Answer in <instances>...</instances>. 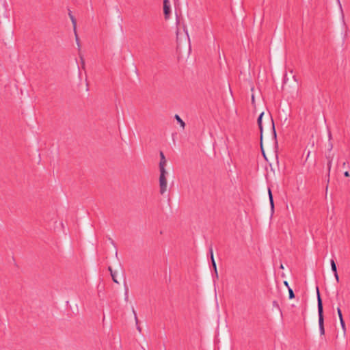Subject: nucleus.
Masks as SVG:
<instances>
[{
	"instance_id": "27",
	"label": "nucleus",
	"mask_w": 350,
	"mask_h": 350,
	"mask_svg": "<svg viewBox=\"0 0 350 350\" xmlns=\"http://www.w3.org/2000/svg\"><path fill=\"white\" fill-rule=\"evenodd\" d=\"M111 243H112L113 245H114V242H113V241L111 239Z\"/></svg>"
},
{
	"instance_id": "20",
	"label": "nucleus",
	"mask_w": 350,
	"mask_h": 350,
	"mask_svg": "<svg viewBox=\"0 0 350 350\" xmlns=\"http://www.w3.org/2000/svg\"><path fill=\"white\" fill-rule=\"evenodd\" d=\"M344 175L346 177H349L350 176L349 172H347V171L345 172Z\"/></svg>"
},
{
	"instance_id": "7",
	"label": "nucleus",
	"mask_w": 350,
	"mask_h": 350,
	"mask_svg": "<svg viewBox=\"0 0 350 350\" xmlns=\"http://www.w3.org/2000/svg\"><path fill=\"white\" fill-rule=\"evenodd\" d=\"M210 254H211V262H212L213 267V268L215 269V272L216 275H217V266H216V263H215V259H214L213 251L212 247L210 248Z\"/></svg>"
},
{
	"instance_id": "4",
	"label": "nucleus",
	"mask_w": 350,
	"mask_h": 350,
	"mask_svg": "<svg viewBox=\"0 0 350 350\" xmlns=\"http://www.w3.org/2000/svg\"><path fill=\"white\" fill-rule=\"evenodd\" d=\"M68 15H69V17L72 21V23L73 25V27H74V31H75V36H76V40H77V44L78 46H79V39H78V36H77V34L76 33V26H77V21H76V19L74 17V16L72 14L71 12H70L68 13Z\"/></svg>"
},
{
	"instance_id": "16",
	"label": "nucleus",
	"mask_w": 350,
	"mask_h": 350,
	"mask_svg": "<svg viewBox=\"0 0 350 350\" xmlns=\"http://www.w3.org/2000/svg\"><path fill=\"white\" fill-rule=\"evenodd\" d=\"M337 312H338V315L340 321V320H343L342 312H341V310L339 308H337Z\"/></svg>"
},
{
	"instance_id": "13",
	"label": "nucleus",
	"mask_w": 350,
	"mask_h": 350,
	"mask_svg": "<svg viewBox=\"0 0 350 350\" xmlns=\"http://www.w3.org/2000/svg\"><path fill=\"white\" fill-rule=\"evenodd\" d=\"M340 323L341 327L343 330V332H344V334H345L346 333V326H345L344 320H340Z\"/></svg>"
},
{
	"instance_id": "12",
	"label": "nucleus",
	"mask_w": 350,
	"mask_h": 350,
	"mask_svg": "<svg viewBox=\"0 0 350 350\" xmlns=\"http://www.w3.org/2000/svg\"><path fill=\"white\" fill-rule=\"evenodd\" d=\"M331 166H332V161L329 160L328 161V163H327V167H328V174H327L328 180H327V183H329V173H330Z\"/></svg>"
},
{
	"instance_id": "24",
	"label": "nucleus",
	"mask_w": 350,
	"mask_h": 350,
	"mask_svg": "<svg viewBox=\"0 0 350 350\" xmlns=\"http://www.w3.org/2000/svg\"><path fill=\"white\" fill-rule=\"evenodd\" d=\"M137 329L139 332H141V327L139 326H137Z\"/></svg>"
},
{
	"instance_id": "3",
	"label": "nucleus",
	"mask_w": 350,
	"mask_h": 350,
	"mask_svg": "<svg viewBox=\"0 0 350 350\" xmlns=\"http://www.w3.org/2000/svg\"><path fill=\"white\" fill-rule=\"evenodd\" d=\"M163 12L165 16V18L168 17V15L170 13V4L168 0L163 1Z\"/></svg>"
},
{
	"instance_id": "21",
	"label": "nucleus",
	"mask_w": 350,
	"mask_h": 350,
	"mask_svg": "<svg viewBox=\"0 0 350 350\" xmlns=\"http://www.w3.org/2000/svg\"><path fill=\"white\" fill-rule=\"evenodd\" d=\"M108 269H109V271H110V273H111V274L112 273H114V271H113V270H112V269H111V267H108Z\"/></svg>"
},
{
	"instance_id": "11",
	"label": "nucleus",
	"mask_w": 350,
	"mask_h": 350,
	"mask_svg": "<svg viewBox=\"0 0 350 350\" xmlns=\"http://www.w3.org/2000/svg\"><path fill=\"white\" fill-rule=\"evenodd\" d=\"M336 2H337V4H338V5L339 7V9H340V12H341L342 18L343 19L344 18V14H343V10H342V4H341L340 0H336Z\"/></svg>"
},
{
	"instance_id": "22",
	"label": "nucleus",
	"mask_w": 350,
	"mask_h": 350,
	"mask_svg": "<svg viewBox=\"0 0 350 350\" xmlns=\"http://www.w3.org/2000/svg\"><path fill=\"white\" fill-rule=\"evenodd\" d=\"M284 285H285L286 286H287L288 288L289 287V286H288V283L286 281H285V282H284Z\"/></svg>"
},
{
	"instance_id": "5",
	"label": "nucleus",
	"mask_w": 350,
	"mask_h": 350,
	"mask_svg": "<svg viewBox=\"0 0 350 350\" xmlns=\"http://www.w3.org/2000/svg\"><path fill=\"white\" fill-rule=\"evenodd\" d=\"M160 157H161V160H160V162H159V169L165 170V166H166V164H167V161L165 159V157L164 154L163 153V152H160Z\"/></svg>"
},
{
	"instance_id": "2",
	"label": "nucleus",
	"mask_w": 350,
	"mask_h": 350,
	"mask_svg": "<svg viewBox=\"0 0 350 350\" xmlns=\"http://www.w3.org/2000/svg\"><path fill=\"white\" fill-rule=\"evenodd\" d=\"M160 176H159V193L161 195H163L167 190V172L166 170L159 169Z\"/></svg>"
},
{
	"instance_id": "17",
	"label": "nucleus",
	"mask_w": 350,
	"mask_h": 350,
	"mask_svg": "<svg viewBox=\"0 0 350 350\" xmlns=\"http://www.w3.org/2000/svg\"><path fill=\"white\" fill-rule=\"evenodd\" d=\"M288 293H289V298L293 299L295 297V295H294V293H293V290L290 287H288Z\"/></svg>"
},
{
	"instance_id": "26",
	"label": "nucleus",
	"mask_w": 350,
	"mask_h": 350,
	"mask_svg": "<svg viewBox=\"0 0 350 350\" xmlns=\"http://www.w3.org/2000/svg\"><path fill=\"white\" fill-rule=\"evenodd\" d=\"M280 268H281V269H284L283 265H280Z\"/></svg>"
},
{
	"instance_id": "25",
	"label": "nucleus",
	"mask_w": 350,
	"mask_h": 350,
	"mask_svg": "<svg viewBox=\"0 0 350 350\" xmlns=\"http://www.w3.org/2000/svg\"><path fill=\"white\" fill-rule=\"evenodd\" d=\"M310 152L309 151V152H308L307 158H306V159H308V158L310 157Z\"/></svg>"
},
{
	"instance_id": "8",
	"label": "nucleus",
	"mask_w": 350,
	"mask_h": 350,
	"mask_svg": "<svg viewBox=\"0 0 350 350\" xmlns=\"http://www.w3.org/2000/svg\"><path fill=\"white\" fill-rule=\"evenodd\" d=\"M268 193H269V202H270L271 208L272 210H273L274 204H273L272 193H271L270 188L268 189Z\"/></svg>"
},
{
	"instance_id": "18",
	"label": "nucleus",
	"mask_w": 350,
	"mask_h": 350,
	"mask_svg": "<svg viewBox=\"0 0 350 350\" xmlns=\"http://www.w3.org/2000/svg\"><path fill=\"white\" fill-rule=\"evenodd\" d=\"M133 312L134 314V317H135V322H136V324L137 325L138 323V319H137V314H136V312L134 308H133Z\"/></svg>"
},
{
	"instance_id": "15",
	"label": "nucleus",
	"mask_w": 350,
	"mask_h": 350,
	"mask_svg": "<svg viewBox=\"0 0 350 350\" xmlns=\"http://www.w3.org/2000/svg\"><path fill=\"white\" fill-rule=\"evenodd\" d=\"M271 124H272V129H273V136L275 138H276V132H275V126H274V122H273V119L271 118Z\"/></svg>"
},
{
	"instance_id": "6",
	"label": "nucleus",
	"mask_w": 350,
	"mask_h": 350,
	"mask_svg": "<svg viewBox=\"0 0 350 350\" xmlns=\"http://www.w3.org/2000/svg\"><path fill=\"white\" fill-rule=\"evenodd\" d=\"M264 115V112H262L258 118V124L259 126V129L260 130V133H261V135H260V139L262 140V118ZM261 148H262V145L261 144ZM262 153L264 154V151H263V149H262Z\"/></svg>"
},
{
	"instance_id": "14",
	"label": "nucleus",
	"mask_w": 350,
	"mask_h": 350,
	"mask_svg": "<svg viewBox=\"0 0 350 350\" xmlns=\"http://www.w3.org/2000/svg\"><path fill=\"white\" fill-rule=\"evenodd\" d=\"M111 276L112 280H113V281L114 282H116V283H117V284H118V283H119V282L116 280V272L112 273L111 274Z\"/></svg>"
},
{
	"instance_id": "10",
	"label": "nucleus",
	"mask_w": 350,
	"mask_h": 350,
	"mask_svg": "<svg viewBox=\"0 0 350 350\" xmlns=\"http://www.w3.org/2000/svg\"><path fill=\"white\" fill-rule=\"evenodd\" d=\"M330 265H331L332 271L334 272V273H337V268H336V263H335V261L334 259L330 260Z\"/></svg>"
},
{
	"instance_id": "23",
	"label": "nucleus",
	"mask_w": 350,
	"mask_h": 350,
	"mask_svg": "<svg viewBox=\"0 0 350 350\" xmlns=\"http://www.w3.org/2000/svg\"><path fill=\"white\" fill-rule=\"evenodd\" d=\"M252 103H254V95H252Z\"/></svg>"
},
{
	"instance_id": "9",
	"label": "nucleus",
	"mask_w": 350,
	"mask_h": 350,
	"mask_svg": "<svg viewBox=\"0 0 350 350\" xmlns=\"http://www.w3.org/2000/svg\"><path fill=\"white\" fill-rule=\"evenodd\" d=\"M175 118L176 120L178 121V122L180 124V126L183 128V129H185V122L180 118V116L178 115H175Z\"/></svg>"
},
{
	"instance_id": "19",
	"label": "nucleus",
	"mask_w": 350,
	"mask_h": 350,
	"mask_svg": "<svg viewBox=\"0 0 350 350\" xmlns=\"http://www.w3.org/2000/svg\"><path fill=\"white\" fill-rule=\"evenodd\" d=\"M334 277L336 280L337 282L339 281V277H338V273H334Z\"/></svg>"
},
{
	"instance_id": "1",
	"label": "nucleus",
	"mask_w": 350,
	"mask_h": 350,
	"mask_svg": "<svg viewBox=\"0 0 350 350\" xmlns=\"http://www.w3.org/2000/svg\"><path fill=\"white\" fill-rule=\"evenodd\" d=\"M317 306H318V314H319V332H320V334L321 336H323L325 334L323 308L322 299H321L318 287H317Z\"/></svg>"
}]
</instances>
